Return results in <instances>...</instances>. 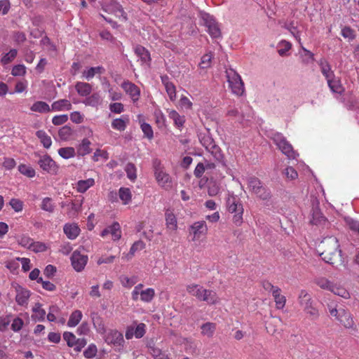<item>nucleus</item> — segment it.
Wrapping results in <instances>:
<instances>
[{"instance_id": "nucleus-1", "label": "nucleus", "mask_w": 359, "mask_h": 359, "mask_svg": "<svg viewBox=\"0 0 359 359\" xmlns=\"http://www.w3.org/2000/svg\"><path fill=\"white\" fill-rule=\"evenodd\" d=\"M321 248L323 252L320 255L325 262L336 266L343 264L341 250L337 238L330 236L324 238L321 242Z\"/></svg>"}, {"instance_id": "nucleus-2", "label": "nucleus", "mask_w": 359, "mask_h": 359, "mask_svg": "<svg viewBox=\"0 0 359 359\" xmlns=\"http://www.w3.org/2000/svg\"><path fill=\"white\" fill-rule=\"evenodd\" d=\"M198 139L201 144L209 153L212 154L216 161L219 162H222L223 161L224 156L222 153L221 149L216 144L209 130L200 133L198 134Z\"/></svg>"}, {"instance_id": "nucleus-3", "label": "nucleus", "mask_w": 359, "mask_h": 359, "mask_svg": "<svg viewBox=\"0 0 359 359\" xmlns=\"http://www.w3.org/2000/svg\"><path fill=\"white\" fill-rule=\"evenodd\" d=\"M226 207L228 211L233 213V222L236 226H240L243 223V207L239 198L236 196H229L226 200Z\"/></svg>"}, {"instance_id": "nucleus-4", "label": "nucleus", "mask_w": 359, "mask_h": 359, "mask_svg": "<svg viewBox=\"0 0 359 359\" xmlns=\"http://www.w3.org/2000/svg\"><path fill=\"white\" fill-rule=\"evenodd\" d=\"M226 76L233 93L241 96L245 92L244 83L241 76L232 68L226 69Z\"/></svg>"}, {"instance_id": "nucleus-5", "label": "nucleus", "mask_w": 359, "mask_h": 359, "mask_svg": "<svg viewBox=\"0 0 359 359\" xmlns=\"http://www.w3.org/2000/svg\"><path fill=\"white\" fill-rule=\"evenodd\" d=\"M154 175L159 186L168 189L172 187L171 178L161 165V162L156 159L154 161Z\"/></svg>"}, {"instance_id": "nucleus-6", "label": "nucleus", "mask_w": 359, "mask_h": 359, "mask_svg": "<svg viewBox=\"0 0 359 359\" xmlns=\"http://www.w3.org/2000/svg\"><path fill=\"white\" fill-rule=\"evenodd\" d=\"M271 138L283 154L286 155L289 158L294 159L296 158L297 154L294 151L292 146L281 133H276L273 134Z\"/></svg>"}, {"instance_id": "nucleus-7", "label": "nucleus", "mask_w": 359, "mask_h": 359, "mask_svg": "<svg viewBox=\"0 0 359 359\" xmlns=\"http://www.w3.org/2000/svg\"><path fill=\"white\" fill-rule=\"evenodd\" d=\"M299 302L304 307V311L312 318L316 319L318 317V310L313 306L311 295L306 291L302 290L299 294Z\"/></svg>"}, {"instance_id": "nucleus-8", "label": "nucleus", "mask_w": 359, "mask_h": 359, "mask_svg": "<svg viewBox=\"0 0 359 359\" xmlns=\"http://www.w3.org/2000/svg\"><path fill=\"white\" fill-rule=\"evenodd\" d=\"M201 18L204 25L208 28V32L212 38H219L221 36V31L218 23L214 18L208 13H202Z\"/></svg>"}, {"instance_id": "nucleus-9", "label": "nucleus", "mask_w": 359, "mask_h": 359, "mask_svg": "<svg viewBox=\"0 0 359 359\" xmlns=\"http://www.w3.org/2000/svg\"><path fill=\"white\" fill-rule=\"evenodd\" d=\"M38 164L41 169L51 175H55L58 171V166L50 156L43 155L40 156Z\"/></svg>"}, {"instance_id": "nucleus-10", "label": "nucleus", "mask_w": 359, "mask_h": 359, "mask_svg": "<svg viewBox=\"0 0 359 359\" xmlns=\"http://www.w3.org/2000/svg\"><path fill=\"white\" fill-rule=\"evenodd\" d=\"M88 259L87 255H81L78 250L74 251L71 256L72 265L78 272L83 270Z\"/></svg>"}, {"instance_id": "nucleus-11", "label": "nucleus", "mask_w": 359, "mask_h": 359, "mask_svg": "<svg viewBox=\"0 0 359 359\" xmlns=\"http://www.w3.org/2000/svg\"><path fill=\"white\" fill-rule=\"evenodd\" d=\"M104 9L107 12L112 13L118 18H122L123 20H127L126 13L124 12L121 5L115 0H110L109 3L104 6Z\"/></svg>"}, {"instance_id": "nucleus-12", "label": "nucleus", "mask_w": 359, "mask_h": 359, "mask_svg": "<svg viewBox=\"0 0 359 359\" xmlns=\"http://www.w3.org/2000/svg\"><path fill=\"white\" fill-rule=\"evenodd\" d=\"M107 344L116 346H122L124 343L123 334L117 330H110L105 336Z\"/></svg>"}, {"instance_id": "nucleus-13", "label": "nucleus", "mask_w": 359, "mask_h": 359, "mask_svg": "<svg viewBox=\"0 0 359 359\" xmlns=\"http://www.w3.org/2000/svg\"><path fill=\"white\" fill-rule=\"evenodd\" d=\"M122 88L130 95L133 101H136L139 99L140 89L136 85L130 81H124L122 83Z\"/></svg>"}, {"instance_id": "nucleus-14", "label": "nucleus", "mask_w": 359, "mask_h": 359, "mask_svg": "<svg viewBox=\"0 0 359 359\" xmlns=\"http://www.w3.org/2000/svg\"><path fill=\"white\" fill-rule=\"evenodd\" d=\"M191 229L194 235V239L199 238L202 235H205L208 231L207 225L205 221L194 222L191 226Z\"/></svg>"}, {"instance_id": "nucleus-15", "label": "nucleus", "mask_w": 359, "mask_h": 359, "mask_svg": "<svg viewBox=\"0 0 359 359\" xmlns=\"http://www.w3.org/2000/svg\"><path fill=\"white\" fill-rule=\"evenodd\" d=\"M16 302L20 306H24L25 304H27V300L30 296V292L27 290L22 288L21 286L18 285L16 287Z\"/></svg>"}, {"instance_id": "nucleus-16", "label": "nucleus", "mask_w": 359, "mask_h": 359, "mask_svg": "<svg viewBox=\"0 0 359 359\" xmlns=\"http://www.w3.org/2000/svg\"><path fill=\"white\" fill-rule=\"evenodd\" d=\"M338 320L345 327L351 328L354 325L353 320L351 313L344 309H339V316Z\"/></svg>"}, {"instance_id": "nucleus-17", "label": "nucleus", "mask_w": 359, "mask_h": 359, "mask_svg": "<svg viewBox=\"0 0 359 359\" xmlns=\"http://www.w3.org/2000/svg\"><path fill=\"white\" fill-rule=\"evenodd\" d=\"M219 298L215 291L203 288L200 301H203L208 304H216Z\"/></svg>"}, {"instance_id": "nucleus-18", "label": "nucleus", "mask_w": 359, "mask_h": 359, "mask_svg": "<svg viewBox=\"0 0 359 359\" xmlns=\"http://www.w3.org/2000/svg\"><path fill=\"white\" fill-rule=\"evenodd\" d=\"M318 65L323 75L326 78L327 81L334 77V74L332 71L330 64L325 59H321L318 62Z\"/></svg>"}, {"instance_id": "nucleus-19", "label": "nucleus", "mask_w": 359, "mask_h": 359, "mask_svg": "<svg viewBox=\"0 0 359 359\" xmlns=\"http://www.w3.org/2000/svg\"><path fill=\"white\" fill-rule=\"evenodd\" d=\"M75 89L79 95L86 97L90 94L92 86L88 83L77 82L75 85Z\"/></svg>"}, {"instance_id": "nucleus-20", "label": "nucleus", "mask_w": 359, "mask_h": 359, "mask_svg": "<svg viewBox=\"0 0 359 359\" xmlns=\"http://www.w3.org/2000/svg\"><path fill=\"white\" fill-rule=\"evenodd\" d=\"M33 314L32 316V319L34 321H43L45 319L46 311L41 309V304L40 303H36L32 309Z\"/></svg>"}, {"instance_id": "nucleus-21", "label": "nucleus", "mask_w": 359, "mask_h": 359, "mask_svg": "<svg viewBox=\"0 0 359 359\" xmlns=\"http://www.w3.org/2000/svg\"><path fill=\"white\" fill-rule=\"evenodd\" d=\"M272 294L276 302V308L278 309H283L285 305L286 298L285 296L280 294V289L278 287L274 289Z\"/></svg>"}, {"instance_id": "nucleus-22", "label": "nucleus", "mask_w": 359, "mask_h": 359, "mask_svg": "<svg viewBox=\"0 0 359 359\" xmlns=\"http://www.w3.org/2000/svg\"><path fill=\"white\" fill-rule=\"evenodd\" d=\"M135 53L137 57L140 58L143 62H149L151 60L150 54L149 51L140 45L136 46L135 48Z\"/></svg>"}, {"instance_id": "nucleus-23", "label": "nucleus", "mask_w": 359, "mask_h": 359, "mask_svg": "<svg viewBox=\"0 0 359 359\" xmlns=\"http://www.w3.org/2000/svg\"><path fill=\"white\" fill-rule=\"evenodd\" d=\"M64 232L69 239L76 238L80 232V229L74 224H65Z\"/></svg>"}, {"instance_id": "nucleus-24", "label": "nucleus", "mask_w": 359, "mask_h": 359, "mask_svg": "<svg viewBox=\"0 0 359 359\" xmlns=\"http://www.w3.org/2000/svg\"><path fill=\"white\" fill-rule=\"evenodd\" d=\"M82 205L81 201H75L70 203L68 206H69V210L67 212V215L69 217H76L78 213L81 211Z\"/></svg>"}, {"instance_id": "nucleus-25", "label": "nucleus", "mask_w": 359, "mask_h": 359, "mask_svg": "<svg viewBox=\"0 0 359 359\" xmlns=\"http://www.w3.org/2000/svg\"><path fill=\"white\" fill-rule=\"evenodd\" d=\"M51 107L52 109L54 111H61L64 109H66L67 110H70L72 108V104L69 100L62 99L54 102L52 104Z\"/></svg>"}, {"instance_id": "nucleus-26", "label": "nucleus", "mask_w": 359, "mask_h": 359, "mask_svg": "<svg viewBox=\"0 0 359 359\" xmlns=\"http://www.w3.org/2000/svg\"><path fill=\"white\" fill-rule=\"evenodd\" d=\"M31 110L39 113H48L50 111V108L46 102L37 101L32 104Z\"/></svg>"}, {"instance_id": "nucleus-27", "label": "nucleus", "mask_w": 359, "mask_h": 359, "mask_svg": "<svg viewBox=\"0 0 359 359\" xmlns=\"http://www.w3.org/2000/svg\"><path fill=\"white\" fill-rule=\"evenodd\" d=\"M90 142L88 139H83L77 148L78 154L79 156H83L90 154L92 151L91 149L90 148Z\"/></svg>"}, {"instance_id": "nucleus-28", "label": "nucleus", "mask_w": 359, "mask_h": 359, "mask_svg": "<svg viewBox=\"0 0 359 359\" xmlns=\"http://www.w3.org/2000/svg\"><path fill=\"white\" fill-rule=\"evenodd\" d=\"M202 334L208 337H212L216 330V324L213 323H205L201 327Z\"/></svg>"}, {"instance_id": "nucleus-29", "label": "nucleus", "mask_w": 359, "mask_h": 359, "mask_svg": "<svg viewBox=\"0 0 359 359\" xmlns=\"http://www.w3.org/2000/svg\"><path fill=\"white\" fill-rule=\"evenodd\" d=\"M91 319L97 330L100 332H103L104 331V325L100 316L96 312H93L91 313Z\"/></svg>"}, {"instance_id": "nucleus-30", "label": "nucleus", "mask_w": 359, "mask_h": 359, "mask_svg": "<svg viewBox=\"0 0 359 359\" xmlns=\"http://www.w3.org/2000/svg\"><path fill=\"white\" fill-rule=\"evenodd\" d=\"M203 290V287L197 284L189 285L187 287V292L189 293L190 294L196 297L198 300L201 299Z\"/></svg>"}, {"instance_id": "nucleus-31", "label": "nucleus", "mask_w": 359, "mask_h": 359, "mask_svg": "<svg viewBox=\"0 0 359 359\" xmlns=\"http://www.w3.org/2000/svg\"><path fill=\"white\" fill-rule=\"evenodd\" d=\"M94 182V180L92 178H89L86 180H79L77 182L76 189L80 193H84L88 189L93 186Z\"/></svg>"}, {"instance_id": "nucleus-32", "label": "nucleus", "mask_w": 359, "mask_h": 359, "mask_svg": "<svg viewBox=\"0 0 359 359\" xmlns=\"http://www.w3.org/2000/svg\"><path fill=\"white\" fill-rule=\"evenodd\" d=\"M248 184L249 189L253 192L256 193L263 187L262 182L256 177H250L248 178Z\"/></svg>"}, {"instance_id": "nucleus-33", "label": "nucleus", "mask_w": 359, "mask_h": 359, "mask_svg": "<svg viewBox=\"0 0 359 359\" xmlns=\"http://www.w3.org/2000/svg\"><path fill=\"white\" fill-rule=\"evenodd\" d=\"M36 135L40 140L45 148L48 149L51 146L52 141L50 137L48 136L45 131L38 130L36 133Z\"/></svg>"}, {"instance_id": "nucleus-34", "label": "nucleus", "mask_w": 359, "mask_h": 359, "mask_svg": "<svg viewBox=\"0 0 359 359\" xmlns=\"http://www.w3.org/2000/svg\"><path fill=\"white\" fill-rule=\"evenodd\" d=\"M82 318V313L79 311L76 310L71 314L69 319L67 322V325L69 327H75L76 326Z\"/></svg>"}, {"instance_id": "nucleus-35", "label": "nucleus", "mask_w": 359, "mask_h": 359, "mask_svg": "<svg viewBox=\"0 0 359 359\" xmlns=\"http://www.w3.org/2000/svg\"><path fill=\"white\" fill-rule=\"evenodd\" d=\"M208 194L210 196H217L220 190V187L219 184L213 180H210L208 182Z\"/></svg>"}, {"instance_id": "nucleus-36", "label": "nucleus", "mask_w": 359, "mask_h": 359, "mask_svg": "<svg viewBox=\"0 0 359 359\" xmlns=\"http://www.w3.org/2000/svg\"><path fill=\"white\" fill-rule=\"evenodd\" d=\"M327 84L332 91L337 93H341L343 88L339 80L334 79V77L327 80Z\"/></svg>"}, {"instance_id": "nucleus-37", "label": "nucleus", "mask_w": 359, "mask_h": 359, "mask_svg": "<svg viewBox=\"0 0 359 359\" xmlns=\"http://www.w3.org/2000/svg\"><path fill=\"white\" fill-rule=\"evenodd\" d=\"M119 198L123 204H128L131 201V192L128 188L121 187L118 191Z\"/></svg>"}, {"instance_id": "nucleus-38", "label": "nucleus", "mask_w": 359, "mask_h": 359, "mask_svg": "<svg viewBox=\"0 0 359 359\" xmlns=\"http://www.w3.org/2000/svg\"><path fill=\"white\" fill-rule=\"evenodd\" d=\"M165 221L167 227L171 230H175L177 228V219L175 216L168 211L165 212Z\"/></svg>"}, {"instance_id": "nucleus-39", "label": "nucleus", "mask_w": 359, "mask_h": 359, "mask_svg": "<svg viewBox=\"0 0 359 359\" xmlns=\"http://www.w3.org/2000/svg\"><path fill=\"white\" fill-rule=\"evenodd\" d=\"M41 208L46 212H53L55 210V205L51 198L46 197L43 199Z\"/></svg>"}, {"instance_id": "nucleus-40", "label": "nucleus", "mask_w": 359, "mask_h": 359, "mask_svg": "<svg viewBox=\"0 0 359 359\" xmlns=\"http://www.w3.org/2000/svg\"><path fill=\"white\" fill-rule=\"evenodd\" d=\"M101 100V97L99 95V93H93L90 96L86 98V100L83 101V103L86 105L89 106H97L100 104Z\"/></svg>"}, {"instance_id": "nucleus-41", "label": "nucleus", "mask_w": 359, "mask_h": 359, "mask_svg": "<svg viewBox=\"0 0 359 359\" xmlns=\"http://www.w3.org/2000/svg\"><path fill=\"white\" fill-rule=\"evenodd\" d=\"M59 155L63 158L68 159L75 156V149L73 147H62L58 150Z\"/></svg>"}, {"instance_id": "nucleus-42", "label": "nucleus", "mask_w": 359, "mask_h": 359, "mask_svg": "<svg viewBox=\"0 0 359 359\" xmlns=\"http://www.w3.org/2000/svg\"><path fill=\"white\" fill-rule=\"evenodd\" d=\"M154 294L155 292L154 289L147 288L145 290H141L140 299L143 302H149L153 299Z\"/></svg>"}, {"instance_id": "nucleus-43", "label": "nucleus", "mask_w": 359, "mask_h": 359, "mask_svg": "<svg viewBox=\"0 0 359 359\" xmlns=\"http://www.w3.org/2000/svg\"><path fill=\"white\" fill-rule=\"evenodd\" d=\"M255 194L259 198L265 201H268L271 197L270 190L264 186L259 188L257 192Z\"/></svg>"}, {"instance_id": "nucleus-44", "label": "nucleus", "mask_w": 359, "mask_h": 359, "mask_svg": "<svg viewBox=\"0 0 359 359\" xmlns=\"http://www.w3.org/2000/svg\"><path fill=\"white\" fill-rule=\"evenodd\" d=\"M20 172L28 177H33L35 175V170L29 165L20 164L18 167Z\"/></svg>"}, {"instance_id": "nucleus-45", "label": "nucleus", "mask_w": 359, "mask_h": 359, "mask_svg": "<svg viewBox=\"0 0 359 359\" xmlns=\"http://www.w3.org/2000/svg\"><path fill=\"white\" fill-rule=\"evenodd\" d=\"M125 171L126 172L128 179L131 181H135L136 180V168L133 163H128L126 166Z\"/></svg>"}, {"instance_id": "nucleus-46", "label": "nucleus", "mask_w": 359, "mask_h": 359, "mask_svg": "<svg viewBox=\"0 0 359 359\" xmlns=\"http://www.w3.org/2000/svg\"><path fill=\"white\" fill-rule=\"evenodd\" d=\"M110 234L112 236V238L114 241L118 240L121 236L120 225L118 222H114L111 226H109Z\"/></svg>"}, {"instance_id": "nucleus-47", "label": "nucleus", "mask_w": 359, "mask_h": 359, "mask_svg": "<svg viewBox=\"0 0 359 359\" xmlns=\"http://www.w3.org/2000/svg\"><path fill=\"white\" fill-rule=\"evenodd\" d=\"M341 35L349 41L353 40L356 36L355 30L348 26H345L341 29Z\"/></svg>"}, {"instance_id": "nucleus-48", "label": "nucleus", "mask_w": 359, "mask_h": 359, "mask_svg": "<svg viewBox=\"0 0 359 359\" xmlns=\"http://www.w3.org/2000/svg\"><path fill=\"white\" fill-rule=\"evenodd\" d=\"M169 116L174 121V123L177 126L181 127L183 126L184 123V116H181L176 111H171L169 114Z\"/></svg>"}, {"instance_id": "nucleus-49", "label": "nucleus", "mask_w": 359, "mask_h": 359, "mask_svg": "<svg viewBox=\"0 0 359 359\" xmlns=\"http://www.w3.org/2000/svg\"><path fill=\"white\" fill-rule=\"evenodd\" d=\"M278 53L280 56H283L291 48L292 44L285 40L281 41L278 43Z\"/></svg>"}, {"instance_id": "nucleus-50", "label": "nucleus", "mask_w": 359, "mask_h": 359, "mask_svg": "<svg viewBox=\"0 0 359 359\" xmlns=\"http://www.w3.org/2000/svg\"><path fill=\"white\" fill-rule=\"evenodd\" d=\"M315 283L317 285H318L320 287L323 289H325L327 290H330L331 287H332V283L330 282L329 280H327L325 278H318L316 279Z\"/></svg>"}, {"instance_id": "nucleus-51", "label": "nucleus", "mask_w": 359, "mask_h": 359, "mask_svg": "<svg viewBox=\"0 0 359 359\" xmlns=\"http://www.w3.org/2000/svg\"><path fill=\"white\" fill-rule=\"evenodd\" d=\"M72 134V130L69 126L62 127L58 132L59 137L62 140H67Z\"/></svg>"}, {"instance_id": "nucleus-52", "label": "nucleus", "mask_w": 359, "mask_h": 359, "mask_svg": "<svg viewBox=\"0 0 359 359\" xmlns=\"http://www.w3.org/2000/svg\"><path fill=\"white\" fill-rule=\"evenodd\" d=\"M18 51L16 49H11L8 53L1 58V62L4 65L10 63L16 57Z\"/></svg>"}, {"instance_id": "nucleus-53", "label": "nucleus", "mask_w": 359, "mask_h": 359, "mask_svg": "<svg viewBox=\"0 0 359 359\" xmlns=\"http://www.w3.org/2000/svg\"><path fill=\"white\" fill-rule=\"evenodd\" d=\"M63 339L67 341V344L69 347H74L77 340L76 336L69 332H64Z\"/></svg>"}, {"instance_id": "nucleus-54", "label": "nucleus", "mask_w": 359, "mask_h": 359, "mask_svg": "<svg viewBox=\"0 0 359 359\" xmlns=\"http://www.w3.org/2000/svg\"><path fill=\"white\" fill-rule=\"evenodd\" d=\"M334 294L346 298L347 296L349 295L348 292L343 287H339L334 283L332 284V287H331L330 290Z\"/></svg>"}, {"instance_id": "nucleus-55", "label": "nucleus", "mask_w": 359, "mask_h": 359, "mask_svg": "<svg viewBox=\"0 0 359 359\" xmlns=\"http://www.w3.org/2000/svg\"><path fill=\"white\" fill-rule=\"evenodd\" d=\"M29 249L35 252H44L46 250V246L44 243L41 242H33L32 241L29 245Z\"/></svg>"}, {"instance_id": "nucleus-56", "label": "nucleus", "mask_w": 359, "mask_h": 359, "mask_svg": "<svg viewBox=\"0 0 359 359\" xmlns=\"http://www.w3.org/2000/svg\"><path fill=\"white\" fill-rule=\"evenodd\" d=\"M141 129L144 134V136L149 140H151L154 137V133L151 126L147 123L141 124Z\"/></svg>"}, {"instance_id": "nucleus-57", "label": "nucleus", "mask_w": 359, "mask_h": 359, "mask_svg": "<svg viewBox=\"0 0 359 359\" xmlns=\"http://www.w3.org/2000/svg\"><path fill=\"white\" fill-rule=\"evenodd\" d=\"M113 128L123 131L126 129V122L122 118H116L111 123Z\"/></svg>"}, {"instance_id": "nucleus-58", "label": "nucleus", "mask_w": 359, "mask_h": 359, "mask_svg": "<svg viewBox=\"0 0 359 359\" xmlns=\"http://www.w3.org/2000/svg\"><path fill=\"white\" fill-rule=\"evenodd\" d=\"M212 61V55L210 54H205L202 57L199 67L201 69H207L210 67Z\"/></svg>"}, {"instance_id": "nucleus-59", "label": "nucleus", "mask_w": 359, "mask_h": 359, "mask_svg": "<svg viewBox=\"0 0 359 359\" xmlns=\"http://www.w3.org/2000/svg\"><path fill=\"white\" fill-rule=\"evenodd\" d=\"M26 73V68L23 65H15L11 71V74L14 76H23Z\"/></svg>"}, {"instance_id": "nucleus-60", "label": "nucleus", "mask_w": 359, "mask_h": 359, "mask_svg": "<svg viewBox=\"0 0 359 359\" xmlns=\"http://www.w3.org/2000/svg\"><path fill=\"white\" fill-rule=\"evenodd\" d=\"M9 205L15 212H20L23 208V202L18 198H12L9 202Z\"/></svg>"}, {"instance_id": "nucleus-61", "label": "nucleus", "mask_w": 359, "mask_h": 359, "mask_svg": "<svg viewBox=\"0 0 359 359\" xmlns=\"http://www.w3.org/2000/svg\"><path fill=\"white\" fill-rule=\"evenodd\" d=\"M281 323V320L279 318H273L271 319V322H268L266 326V328L267 330V332L271 334H273L276 329V328H271V325H274L276 326L278 325Z\"/></svg>"}, {"instance_id": "nucleus-62", "label": "nucleus", "mask_w": 359, "mask_h": 359, "mask_svg": "<svg viewBox=\"0 0 359 359\" xmlns=\"http://www.w3.org/2000/svg\"><path fill=\"white\" fill-rule=\"evenodd\" d=\"M97 349L95 345L90 344L86 350L84 351L83 355L86 358H92L95 356Z\"/></svg>"}, {"instance_id": "nucleus-63", "label": "nucleus", "mask_w": 359, "mask_h": 359, "mask_svg": "<svg viewBox=\"0 0 359 359\" xmlns=\"http://www.w3.org/2000/svg\"><path fill=\"white\" fill-rule=\"evenodd\" d=\"M68 120V116L66 114L62 115H58L55 116L53 119L52 122L55 126H60L65 123H66Z\"/></svg>"}, {"instance_id": "nucleus-64", "label": "nucleus", "mask_w": 359, "mask_h": 359, "mask_svg": "<svg viewBox=\"0 0 359 359\" xmlns=\"http://www.w3.org/2000/svg\"><path fill=\"white\" fill-rule=\"evenodd\" d=\"M145 327L144 323H140L135 327V336L136 338H142L145 334Z\"/></svg>"}]
</instances>
